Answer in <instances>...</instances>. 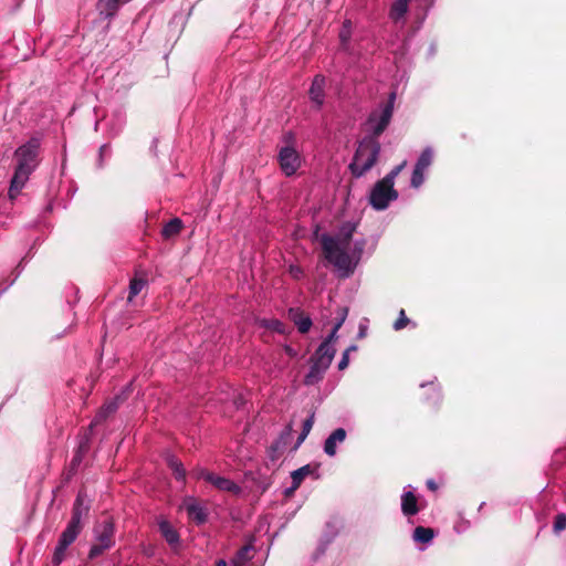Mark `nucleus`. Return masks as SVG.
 <instances>
[{"label":"nucleus","mask_w":566,"mask_h":566,"mask_svg":"<svg viewBox=\"0 0 566 566\" xmlns=\"http://www.w3.org/2000/svg\"><path fill=\"white\" fill-rule=\"evenodd\" d=\"M355 224L346 223L342 227L337 237L322 235V247L325 258L331 262L342 276H348L356 268L364 250V242L352 243Z\"/></svg>","instance_id":"nucleus-1"},{"label":"nucleus","mask_w":566,"mask_h":566,"mask_svg":"<svg viewBox=\"0 0 566 566\" xmlns=\"http://www.w3.org/2000/svg\"><path fill=\"white\" fill-rule=\"evenodd\" d=\"M40 143L38 139H31L19 147L15 151L17 167L11 179L9 197L14 199L25 186L30 175L38 166V150Z\"/></svg>","instance_id":"nucleus-2"},{"label":"nucleus","mask_w":566,"mask_h":566,"mask_svg":"<svg viewBox=\"0 0 566 566\" xmlns=\"http://www.w3.org/2000/svg\"><path fill=\"white\" fill-rule=\"evenodd\" d=\"M380 153V145L376 138H365L358 145L353 163L349 165L352 174L356 177L363 176L377 161Z\"/></svg>","instance_id":"nucleus-3"},{"label":"nucleus","mask_w":566,"mask_h":566,"mask_svg":"<svg viewBox=\"0 0 566 566\" xmlns=\"http://www.w3.org/2000/svg\"><path fill=\"white\" fill-rule=\"evenodd\" d=\"M114 543V523L109 517H106L94 527V544L90 549L88 557L91 559L96 558L109 549Z\"/></svg>","instance_id":"nucleus-4"},{"label":"nucleus","mask_w":566,"mask_h":566,"mask_svg":"<svg viewBox=\"0 0 566 566\" xmlns=\"http://www.w3.org/2000/svg\"><path fill=\"white\" fill-rule=\"evenodd\" d=\"M395 98L396 94L391 93L389 101L370 114L367 125L368 129L375 135V137H378L390 123Z\"/></svg>","instance_id":"nucleus-5"},{"label":"nucleus","mask_w":566,"mask_h":566,"mask_svg":"<svg viewBox=\"0 0 566 566\" xmlns=\"http://www.w3.org/2000/svg\"><path fill=\"white\" fill-rule=\"evenodd\" d=\"M397 197L398 193L394 189V186L381 179L374 186L369 196V202L376 210H384L389 206L390 201L396 200Z\"/></svg>","instance_id":"nucleus-6"},{"label":"nucleus","mask_w":566,"mask_h":566,"mask_svg":"<svg viewBox=\"0 0 566 566\" xmlns=\"http://www.w3.org/2000/svg\"><path fill=\"white\" fill-rule=\"evenodd\" d=\"M277 160L282 172L287 177L295 175L302 165L300 153L290 145L280 148Z\"/></svg>","instance_id":"nucleus-7"},{"label":"nucleus","mask_w":566,"mask_h":566,"mask_svg":"<svg viewBox=\"0 0 566 566\" xmlns=\"http://www.w3.org/2000/svg\"><path fill=\"white\" fill-rule=\"evenodd\" d=\"M82 530V525L69 522L66 528L61 534L57 546L53 554V563L60 565L64 559L67 547L76 539Z\"/></svg>","instance_id":"nucleus-8"},{"label":"nucleus","mask_w":566,"mask_h":566,"mask_svg":"<svg viewBox=\"0 0 566 566\" xmlns=\"http://www.w3.org/2000/svg\"><path fill=\"white\" fill-rule=\"evenodd\" d=\"M433 158V151L431 148H426L418 161L415 166L412 177H411V186L415 188H419L424 181V171L431 165Z\"/></svg>","instance_id":"nucleus-9"},{"label":"nucleus","mask_w":566,"mask_h":566,"mask_svg":"<svg viewBox=\"0 0 566 566\" xmlns=\"http://www.w3.org/2000/svg\"><path fill=\"white\" fill-rule=\"evenodd\" d=\"M293 431L292 424H287L283 432L281 433L280 438L271 446L269 449L268 455L271 461L275 462L280 455L283 453L285 447L287 446L291 434Z\"/></svg>","instance_id":"nucleus-10"},{"label":"nucleus","mask_w":566,"mask_h":566,"mask_svg":"<svg viewBox=\"0 0 566 566\" xmlns=\"http://www.w3.org/2000/svg\"><path fill=\"white\" fill-rule=\"evenodd\" d=\"M409 2L416 3L419 7H423L427 6L430 0H396L390 8V19L395 22H399L405 17Z\"/></svg>","instance_id":"nucleus-11"},{"label":"nucleus","mask_w":566,"mask_h":566,"mask_svg":"<svg viewBox=\"0 0 566 566\" xmlns=\"http://www.w3.org/2000/svg\"><path fill=\"white\" fill-rule=\"evenodd\" d=\"M326 78L323 75H316L310 88V98L317 107L324 104Z\"/></svg>","instance_id":"nucleus-12"},{"label":"nucleus","mask_w":566,"mask_h":566,"mask_svg":"<svg viewBox=\"0 0 566 566\" xmlns=\"http://www.w3.org/2000/svg\"><path fill=\"white\" fill-rule=\"evenodd\" d=\"M88 510H90L88 500L86 499L85 494L80 492L76 497L74 509H73L72 518L70 522L77 524V525H82V518L87 515Z\"/></svg>","instance_id":"nucleus-13"},{"label":"nucleus","mask_w":566,"mask_h":566,"mask_svg":"<svg viewBox=\"0 0 566 566\" xmlns=\"http://www.w3.org/2000/svg\"><path fill=\"white\" fill-rule=\"evenodd\" d=\"M182 507L187 511L190 518L201 524L207 518L205 509L192 497L184 501Z\"/></svg>","instance_id":"nucleus-14"},{"label":"nucleus","mask_w":566,"mask_h":566,"mask_svg":"<svg viewBox=\"0 0 566 566\" xmlns=\"http://www.w3.org/2000/svg\"><path fill=\"white\" fill-rule=\"evenodd\" d=\"M328 367L329 365L326 364V360L321 361L318 359L312 358V366L308 374L305 376V384L314 385L319 381Z\"/></svg>","instance_id":"nucleus-15"},{"label":"nucleus","mask_w":566,"mask_h":566,"mask_svg":"<svg viewBox=\"0 0 566 566\" xmlns=\"http://www.w3.org/2000/svg\"><path fill=\"white\" fill-rule=\"evenodd\" d=\"M346 439V431L343 428H338L333 431L324 443V451L327 455L334 457L336 454L337 443L344 442Z\"/></svg>","instance_id":"nucleus-16"},{"label":"nucleus","mask_w":566,"mask_h":566,"mask_svg":"<svg viewBox=\"0 0 566 566\" xmlns=\"http://www.w3.org/2000/svg\"><path fill=\"white\" fill-rule=\"evenodd\" d=\"M210 483L216 489L223 491V492H229L234 495H239L242 491L241 488L233 481H231L227 478H223V476L216 475V474H213Z\"/></svg>","instance_id":"nucleus-17"},{"label":"nucleus","mask_w":566,"mask_h":566,"mask_svg":"<svg viewBox=\"0 0 566 566\" xmlns=\"http://www.w3.org/2000/svg\"><path fill=\"white\" fill-rule=\"evenodd\" d=\"M401 510L405 515L411 516L418 513L417 497L411 491H406L401 496Z\"/></svg>","instance_id":"nucleus-18"},{"label":"nucleus","mask_w":566,"mask_h":566,"mask_svg":"<svg viewBox=\"0 0 566 566\" xmlns=\"http://www.w3.org/2000/svg\"><path fill=\"white\" fill-rule=\"evenodd\" d=\"M120 0H99L97 9L101 15L112 18L116 14L119 8Z\"/></svg>","instance_id":"nucleus-19"},{"label":"nucleus","mask_w":566,"mask_h":566,"mask_svg":"<svg viewBox=\"0 0 566 566\" xmlns=\"http://www.w3.org/2000/svg\"><path fill=\"white\" fill-rule=\"evenodd\" d=\"M335 353L336 350L333 345H328V343H322L312 358L318 359L321 361L326 360V364L331 366Z\"/></svg>","instance_id":"nucleus-20"},{"label":"nucleus","mask_w":566,"mask_h":566,"mask_svg":"<svg viewBox=\"0 0 566 566\" xmlns=\"http://www.w3.org/2000/svg\"><path fill=\"white\" fill-rule=\"evenodd\" d=\"M313 472L310 465H304L291 473L292 486L287 490V493L294 492L303 482V480Z\"/></svg>","instance_id":"nucleus-21"},{"label":"nucleus","mask_w":566,"mask_h":566,"mask_svg":"<svg viewBox=\"0 0 566 566\" xmlns=\"http://www.w3.org/2000/svg\"><path fill=\"white\" fill-rule=\"evenodd\" d=\"M251 551V545L241 547L230 560V566H245V564L252 558Z\"/></svg>","instance_id":"nucleus-22"},{"label":"nucleus","mask_w":566,"mask_h":566,"mask_svg":"<svg viewBox=\"0 0 566 566\" xmlns=\"http://www.w3.org/2000/svg\"><path fill=\"white\" fill-rule=\"evenodd\" d=\"M159 530L165 539L170 544L175 545L179 542V535L174 527L167 521L159 522Z\"/></svg>","instance_id":"nucleus-23"},{"label":"nucleus","mask_w":566,"mask_h":566,"mask_svg":"<svg viewBox=\"0 0 566 566\" xmlns=\"http://www.w3.org/2000/svg\"><path fill=\"white\" fill-rule=\"evenodd\" d=\"M182 229V221L179 218L171 219L161 230V234L165 239H170L177 235Z\"/></svg>","instance_id":"nucleus-24"},{"label":"nucleus","mask_w":566,"mask_h":566,"mask_svg":"<svg viewBox=\"0 0 566 566\" xmlns=\"http://www.w3.org/2000/svg\"><path fill=\"white\" fill-rule=\"evenodd\" d=\"M292 318L301 333H307L312 326V321L308 316L302 313L291 311Z\"/></svg>","instance_id":"nucleus-25"},{"label":"nucleus","mask_w":566,"mask_h":566,"mask_svg":"<svg viewBox=\"0 0 566 566\" xmlns=\"http://www.w3.org/2000/svg\"><path fill=\"white\" fill-rule=\"evenodd\" d=\"M168 465L172 470L177 480H184L186 476V471L182 467V463L175 457L168 458Z\"/></svg>","instance_id":"nucleus-26"},{"label":"nucleus","mask_w":566,"mask_h":566,"mask_svg":"<svg viewBox=\"0 0 566 566\" xmlns=\"http://www.w3.org/2000/svg\"><path fill=\"white\" fill-rule=\"evenodd\" d=\"M432 537H433V531L431 528L418 526V527H416V530L413 532V539L416 542L428 543L432 539Z\"/></svg>","instance_id":"nucleus-27"},{"label":"nucleus","mask_w":566,"mask_h":566,"mask_svg":"<svg viewBox=\"0 0 566 566\" xmlns=\"http://www.w3.org/2000/svg\"><path fill=\"white\" fill-rule=\"evenodd\" d=\"M313 424H314V413H311L308 416V418L303 422V429H302V432L297 439V442L294 447V450L297 449L302 443L303 441L306 439V437L308 436V433L311 432L312 428H313Z\"/></svg>","instance_id":"nucleus-28"},{"label":"nucleus","mask_w":566,"mask_h":566,"mask_svg":"<svg viewBox=\"0 0 566 566\" xmlns=\"http://www.w3.org/2000/svg\"><path fill=\"white\" fill-rule=\"evenodd\" d=\"M145 285L146 282L143 279H133L129 284L128 302H132L133 298L140 293Z\"/></svg>","instance_id":"nucleus-29"},{"label":"nucleus","mask_w":566,"mask_h":566,"mask_svg":"<svg viewBox=\"0 0 566 566\" xmlns=\"http://www.w3.org/2000/svg\"><path fill=\"white\" fill-rule=\"evenodd\" d=\"M262 326H264L268 329L274 331L279 334H285L286 333V326L280 322L279 319H263L261 322Z\"/></svg>","instance_id":"nucleus-30"},{"label":"nucleus","mask_w":566,"mask_h":566,"mask_svg":"<svg viewBox=\"0 0 566 566\" xmlns=\"http://www.w3.org/2000/svg\"><path fill=\"white\" fill-rule=\"evenodd\" d=\"M116 409H117V402L116 401H111V402L106 403L99 410V412L96 415V417H95V419L93 421V424H96L97 422H99L101 420L106 418L107 415L113 413Z\"/></svg>","instance_id":"nucleus-31"},{"label":"nucleus","mask_w":566,"mask_h":566,"mask_svg":"<svg viewBox=\"0 0 566 566\" xmlns=\"http://www.w3.org/2000/svg\"><path fill=\"white\" fill-rule=\"evenodd\" d=\"M214 473L206 470L205 468H195L192 471H191V476L197 479V480H205L207 482H211L212 480V476H213Z\"/></svg>","instance_id":"nucleus-32"},{"label":"nucleus","mask_w":566,"mask_h":566,"mask_svg":"<svg viewBox=\"0 0 566 566\" xmlns=\"http://www.w3.org/2000/svg\"><path fill=\"white\" fill-rule=\"evenodd\" d=\"M406 161H402L400 165L396 166L386 177L382 178L386 182L394 186L395 178L400 174V171L406 167Z\"/></svg>","instance_id":"nucleus-33"},{"label":"nucleus","mask_w":566,"mask_h":566,"mask_svg":"<svg viewBox=\"0 0 566 566\" xmlns=\"http://www.w3.org/2000/svg\"><path fill=\"white\" fill-rule=\"evenodd\" d=\"M566 528V515L565 514H558L554 522V531L556 533H559Z\"/></svg>","instance_id":"nucleus-34"},{"label":"nucleus","mask_w":566,"mask_h":566,"mask_svg":"<svg viewBox=\"0 0 566 566\" xmlns=\"http://www.w3.org/2000/svg\"><path fill=\"white\" fill-rule=\"evenodd\" d=\"M408 323H409V319L406 317V315H405V311H403V310H401V311H400V314H399V318H398V319L395 322V324H394V328H395L396 331H400V329H402L403 327H406Z\"/></svg>","instance_id":"nucleus-35"},{"label":"nucleus","mask_w":566,"mask_h":566,"mask_svg":"<svg viewBox=\"0 0 566 566\" xmlns=\"http://www.w3.org/2000/svg\"><path fill=\"white\" fill-rule=\"evenodd\" d=\"M350 28H352L350 21H346L344 23L343 30L339 33V38H340L343 43H345L349 39V36H350Z\"/></svg>","instance_id":"nucleus-36"},{"label":"nucleus","mask_w":566,"mask_h":566,"mask_svg":"<svg viewBox=\"0 0 566 566\" xmlns=\"http://www.w3.org/2000/svg\"><path fill=\"white\" fill-rule=\"evenodd\" d=\"M347 314H348V310L346 307L340 308L339 318L336 321V323L333 327V328H335V331H338L342 327V325L344 324V322L347 317Z\"/></svg>","instance_id":"nucleus-37"},{"label":"nucleus","mask_w":566,"mask_h":566,"mask_svg":"<svg viewBox=\"0 0 566 566\" xmlns=\"http://www.w3.org/2000/svg\"><path fill=\"white\" fill-rule=\"evenodd\" d=\"M348 364H349V355H348V350H345L343 353L342 359L338 363V369L344 370L345 368H347Z\"/></svg>","instance_id":"nucleus-38"},{"label":"nucleus","mask_w":566,"mask_h":566,"mask_svg":"<svg viewBox=\"0 0 566 566\" xmlns=\"http://www.w3.org/2000/svg\"><path fill=\"white\" fill-rule=\"evenodd\" d=\"M337 332L335 328L332 329L329 335L326 337V339L323 343H328V345H333V343L338 338Z\"/></svg>","instance_id":"nucleus-39"},{"label":"nucleus","mask_w":566,"mask_h":566,"mask_svg":"<svg viewBox=\"0 0 566 566\" xmlns=\"http://www.w3.org/2000/svg\"><path fill=\"white\" fill-rule=\"evenodd\" d=\"M285 352L290 356H295L296 355L295 350L292 347H290V346L285 347Z\"/></svg>","instance_id":"nucleus-40"},{"label":"nucleus","mask_w":566,"mask_h":566,"mask_svg":"<svg viewBox=\"0 0 566 566\" xmlns=\"http://www.w3.org/2000/svg\"><path fill=\"white\" fill-rule=\"evenodd\" d=\"M216 566H228V563H227L224 559H219V560L216 563Z\"/></svg>","instance_id":"nucleus-41"},{"label":"nucleus","mask_w":566,"mask_h":566,"mask_svg":"<svg viewBox=\"0 0 566 566\" xmlns=\"http://www.w3.org/2000/svg\"><path fill=\"white\" fill-rule=\"evenodd\" d=\"M346 350H348V354H349L350 352L357 350V346L356 345H350Z\"/></svg>","instance_id":"nucleus-42"},{"label":"nucleus","mask_w":566,"mask_h":566,"mask_svg":"<svg viewBox=\"0 0 566 566\" xmlns=\"http://www.w3.org/2000/svg\"><path fill=\"white\" fill-rule=\"evenodd\" d=\"M428 486H429L430 489H436V485H434V483H433L432 481H429V482H428Z\"/></svg>","instance_id":"nucleus-43"},{"label":"nucleus","mask_w":566,"mask_h":566,"mask_svg":"<svg viewBox=\"0 0 566 566\" xmlns=\"http://www.w3.org/2000/svg\"><path fill=\"white\" fill-rule=\"evenodd\" d=\"M291 272H294V276H297L298 270L291 269Z\"/></svg>","instance_id":"nucleus-44"},{"label":"nucleus","mask_w":566,"mask_h":566,"mask_svg":"<svg viewBox=\"0 0 566 566\" xmlns=\"http://www.w3.org/2000/svg\"><path fill=\"white\" fill-rule=\"evenodd\" d=\"M291 272H294V276H297L298 270L291 269Z\"/></svg>","instance_id":"nucleus-45"},{"label":"nucleus","mask_w":566,"mask_h":566,"mask_svg":"<svg viewBox=\"0 0 566 566\" xmlns=\"http://www.w3.org/2000/svg\"><path fill=\"white\" fill-rule=\"evenodd\" d=\"M291 272H294V276H297L298 270L291 269Z\"/></svg>","instance_id":"nucleus-46"}]
</instances>
